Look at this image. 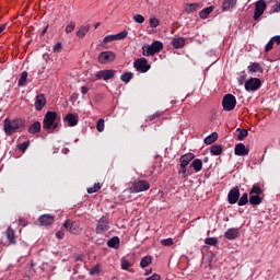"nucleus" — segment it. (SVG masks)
Segmentation results:
<instances>
[{
  "instance_id": "obj_20",
  "label": "nucleus",
  "mask_w": 280,
  "mask_h": 280,
  "mask_svg": "<svg viewBox=\"0 0 280 280\" xmlns=\"http://www.w3.org/2000/svg\"><path fill=\"white\" fill-rule=\"evenodd\" d=\"M240 235V229L231 228L224 233L225 240H236Z\"/></svg>"
},
{
  "instance_id": "obj_47",
  "label": "nucleus",
  "mask_w": 280,
  "mask_h": 280,
  "mask_svg": "<svg viewBox=\"0 0 280 280\" xmlns=\"http://www.w3.org/2000/svg\"><path fill=\"white\" fill-rule=\"evenodd\" d=\"M133 21L136 22V23H145V18H143V15H141V14H136L135 16H133Z\"/></svg>"
},
{
  "instance_id": "obj_44",
  "label": "nucleus",
  "mask_w": 280,
  "mask_h": 280,
  "mask_svg": "<svg viewBox=\"0 0 280 280\" xmlns=\"http://www.w3.org/2000/svg\"><path fill=\"white\" fill-rule=\"evenodd\" d=\"M262 192L264 190H261V187L257 185L253 186L252 190L249 191V194H256V196H260Z\"/></svg>"
},
{
  "instance_id": "obj_31",
  "label": "nucleus",
  "mask_w": 280,
  "mask_h": 280,
  "mask_svg": "<svg viewBox=\"0 0 280 280\" xmlns=\"http://www.w3.org/2000/svg\"><path fill=\"white\" fill-rule=\"evenodd\" d=\"M213 12V7H207L202 11H200L199 16L200 19H207L209 14Z\"/></svg>"
},
{
  "instance_id": "obj_55",
  "label": "nucleus",
  "mask_w": 280,
  "mask_h": 280,
  "mask_svg": "<svg viewBox=\"0 0 280 280\" xmlns=\"http://www.w3.org/2000/svg\"><path fill=\"white\" fill-rule=\"evenodd\" d=\"M275 43H277V45H280V35L273 36L271 38Z\"/></svg>"
},
{
  "instance_id": "obj_23",
  "label": "nucleus",
  "mask_w": 280,
  "mask_h": 280,
  "mask_svg": "<svg viewBox=\"0 0 280 280\" xmlns=\"http://www.w3.org/2000/svg\"><path fill=\"white\" fill-rule=\"evenodd\" d=\"M172 45L175 49H180L185 47V38L183 37L174 38L172 42Z\"/></svg>"
},
{
  "instance_id": "obj_15",
  "label": "nucleus",
  "mask_w": 280,
  "mask_h": 280,
  "mask_svg": "<svg viewBox=\"0 0 280 280\" xmlns=\"http://www.w3.org/2000/svg\"><path fill=\"white\" fill-rule=\"evenodd\" d=\"M47 105V97L45 94H38L35 98V110H43Z\"/></svg>"
},
{
  "instance_id": "obj_19",
  "label": "nucleus",
  "mask_w": 280,
  "mask_h": 280,
  "mask_svg": "<svg viewBox=\"0 0 280 280\" xmlns=\"http://www.w3.org/2000/svg\"><path fill=\"white\" fill-rule=\"evenodd\" d=\"M249 150L246 149V145L244 143H238L235 145L234 153L236 156H246L248 155Z\"/></svg>"
},
{
  "instance_id": "obj_1",
  "label": "nucleus",
  "mask_w": 280,
  "mask_h": 280,
  "mask_svg": "<svg viewBox=\"0 0 280 280\" xmlns=\"http://www.w3.org/2000/svg\"><path fill=\"white\" fill-rule=\"evenodd\" d=\"M21 128H25V120L22 118H7L4 119L3 130L8 137H12V135L19 132Z\"/></svg>"
},
{
  "instance_id": "obj_27",
  "label": "nucleus",
  "mask_w": 280,
  "mask_h": 280,
  "mask_svg": "<svg viewBox=\"0 0 280 280\" xmlns=\"http://www.w3.org/2000/svg\"><path fill=\"white\" fill-rule=\"evenodd\" d=\"M190 167H192L195 172H200L202 170V160H194L190 164Z\"/></svg>"
},
{
  "instance_id": "obj_12",
  "label": "nucleus",
  "mask_w": 280,
  "mask_h": 280,
  "mask_svg": "<svg viewBox=\"0 0 280 280\" xmlns=\"http://www.w3.org/2000/svg\"><path fill=\"white\" fill-rule=\"evenodd\" d=\"M115 73H117V71L115 70H101L98 72H96L95 78L96 80H113V78H115Z\"/></svg>"
},
{
  "instance_id": "obj_34",
  "label": "nucleus",
  "mask_w": 280,
  "mask_h": 280,
  "mask_svg": "<svg viewBox=\"0 0 280 280\" xmlns=\"http://www.w3.org/2000/svg\"><path fill=\"white\" fill-rule=\"evenodd\" d=\"M198 8H200V4H198V3H190V4H186L185 11L188 12V13L196 12V10H198Z\"/></svg>"
},
{
  "instance_id": "obj_3",
  "label": "nucleus",
  "mask_w": 280,
  "mask_h": 280,
  "mask_svg": "<svg viewBox=\"0 0 280 280\" xmlns=\"http://www.w3.org/2000/svg\"><path fill=\"white\" fill-rule=\"evenodd\" d=\"M163 49V44L160 40L153 42L151 45L142 46V56H154L159 54Z\"/></svg>"
},
{
  "instance_id": "obj_59",
  "label": "nucleus",
  "mask_w": 280,
  "mask_h": 280,
  "mask_svg": "<svg viewBox=\"0 0 280 280\" xmlns=\"http://www.w3.org/2000/svg\"><path fill=\"white\" fill-rule=\"evenodd\" d=\"M20 224H21L22 226H27V222H26V221H23V220H20Z\"/></svg>"
},
{
  "instance_id": "obj_61",
  "label": "nucleus",
  "mask_w": 280,
  "mask_h": 280,
  "mask_svg": "<svg viewBox=\"0 0 280 280\" xmlns=\"http://www.w3.org/2000/svg\"><path fill=\"white\" fill-rule=\"evenodd\" d=\"M100 25H101V23L97 22V23L94 25L95 30H97V27H98Z\"/></svg>"
},
{
  "instance_id": "obj_32",
  "label": "nucleus",
  "mask_w": 280,
  "mask_h": 280,
  "mask_svg": "<svg viewBox=\"0 0 280 280\" xmlns=\"http://www.w3.org/2000/svg\"><path fill=\"white\" fill-rule=\"evenodd\" d=\"M150 264H152V256H144L140 261V266L142 268H148V266H150Z\"/></svg>"
},
{
  "instance_id": "obj_53",
  "label": "nucleus",
  "mask_w": 280,
  "mask_h": 280,
  "mask_svg": "<svg viewBox=\"0 0 280 280\" xmlns=\"http://www.w3.org/2000/svg\"><path fill=\"white\" fill-rule=\"evenodd\" d=\"M89 91H90V89H89V86H86V85H83V86L81 88V93H82V95H86V93H89Z\"/></svg>"
},
{
  "instance_id": "obj_62",
  "label": "nucleus",
  "mask_w": 280,
  "mask_h": 280,
  "mask_svg": "<svg viewBox=\"0 0 280 280\" xmlns=\"http://www.w3.org/2000/svg\"><path fill=\"white\" fill-rule=\"evenodd\" d=\"M240 84H243V82H242V81H240Z\"/></svg>"
},
{
  "instance_id": "obj_37",
  "label": "nucleus",
  "mask_w": 280,
  "mask_h": 280,
  "mask_svg": "<svg viewBox=\"0 0 280 280\" xmlns=\"http://www.w3.org/2000/svg\"><path fill=\"white\" fill-rule=\"evenodd\" d=\"M248 202V194H243L242 197L238 199V207H244Z\"/></svg>"
},
{
  "instance_id": "obj_41",
  "label": "nucleus",
  "mask_w": 280,
  "mask_h": 280,
  "mask_svg": "<svg viewBox=\"0 0 280 280\" xmlns=\"http://www.w3.org/2000/svg\"><path fill=\"white\" fill-rule=\"evenodd\" d=\"M205 244H207L208 246H215V244H218V238L208 237L205 240Z\"/></svg>"
},
{
  "instance_id": "obj_16",
  "label": "nucleus",
  "mask_w": 280,
  "mask_h": 280,
  "mask_svg": "<svg viewBox=\"0 0 280 280\" xmlns=\"http://www.w3.org/2000/svg\"><path fill=\"white\" fill-rule=\"evenodd\" d=\"M78 115H74V114H67L65 117H63V122L67 124V126H69L70 128H73V126H78Z\"/></svg>"
},
{
  "instance_id": "obj_52",
  "label": "nucleus",
  "mask_w": 280,
  "mask_h": 280,
  "mask_svg": "<svg viewBox=\"0 0 280 280\" xmlns=\"http://www.w3.org/2000/svg\"><path fill=\"white\" fill-rule=\"evenodd\" d=\"M277 12H280V0L279 3H277L276 5H273L270 10V14H275Z\"/></svg>"
},
{
  "instance_id": "obj_4",
  "label": "nucleus",
  "mask_w": 280,
  "mask_h": 280,
  "mask_svg": "<svg viewBox=\"0 0 280 280\" xmlns=\"http://www.w3.org/2000/svg\"><path fill=\"white\" fill-rule=\"evenodd\" d=\"M148 189H150V183L145 179L136 180L129 187L130 194H141V191H148Z\"/></svg>"
},
{
  "instance_id": "obj_5",
  "label": "nucleus",
  "mask_w": 280,
  "mask_h": 280,
  "mask_svg": "<svg viewBox=\"0 0 280 280\" xmlns=\"http://www.w3.org/2000/svg\"><path fill=\"white\" fill-rule=\"evenodd\" d=\"M63 228L72 235H80V233H82V225L80 224V221L67 220L63 223Z\"/></svg>"
},
{
  "instance_id": "obj_29",
  "label": "nucleus",
  "mask_w": 280,
  "mask_h": 280,
  "mask_svg": "<svg viewBox=\"0 0 280 280\" xmlns=\"http://www.w3.org/2000/svg\"><path fill=\"white\" fill-rule=\"evenodd\" d=\"M211 155L212 156H220L222 154V145L214 144L210 149Z\"/></svg>"
},
{
  "instance_id": "obj_21",
  "label": "nucleus",
  "mask_w": 280,
  "mask_h": 280,
  "mask_svg": "<svg viewBox=\"0 0 280 280\" xmlns=\"http://www.w3.org/2000/svg\"><path fill=\"white\" fill-rule=\"evenodd\" d=\"M237 5V0H225L222 3V10L223 12H229V10H232V8H235Z\"/></svg>"
},
{
  "instance_id": "obj_50",
  "label": "nucleus",
  "mask_w": 280,
  "mask_h": 280,
  "mask_svg": "<svg viewBox=\"0 0 280 280\" xmlns=\"http://www.w3.org/2000/svg\"><path fill=\"white\" fill-rule=\"evenodd\" d=\"M52 49L55 54H60V51H62V43L58 42L57 44H55Z\"/></svg>"
},
{
  "instance_id": "obj_60",
  "label": "nucleus",
  "mask_w": 280,
  "mask_h": 280,
  "mask_svg": "<svg viewBox=\"0 0 280 280\" xmlns=\"http://www.w3.org/2000/svg\"><path fill=\"white\" fill-rule=\"evenodd\" d=\"M47 30H48V26H46V27L43 30L42 34H43V35L47 34Z\"/></svg>"
},
{
  "instance_id": "obj_9",
  "label": "nucleus",
  "mask_w": 280,
  "mask_h": 280,
  "mask_svg": "<svg viewBox=\"0 0 280 280\" xmlns=\"http://www.w3.org/2000/svg\"><path fill=\"white\" fill-rule=\"evenodd\" d=\"M261 89V80L258 78H250L245 82V91H259Z\"/></svg>"
},
{
  "instance_id": "obj_24",
  "label": "nucleus",
  "mask_w": 280,
  "mask_h": 280,
  "mask_svg": "<svg viewBox=\"0 0 280 280\" xmlns=\"http://www.w3.org/2000/svg\"><path fill=\"white\" fill-rule=\"evenodd\" d=\"M248 71H249V73H261V71H262L261 65H259L257 62H253L248 66Z\"/></svg>"
},
{
  "instance_id": "obj_25",
  "label": "nucleus",
  "mask_w": 280,
  "mask_h": 280,
  "mask_svg": "<svg viewBox=\"0 0 280 280\" xmlns=\"http://www.w3.org/2000/svg\"><path fill=\"white\" fill-rule=\"evenodd\" d=\"M89 30H91V25L81 26L80 30L77 32V37L84 38V36L89 34Z\"/></svg>"
},
{
  "instance_id": "obj_10",
  "label": "nucleus",
  "mask_w": 280,
  "mask_h": 280,
  "mask_svg": "<svg viewBox=\"0 0 280 280\" xmlns=\"http://www.w3.org/2000/svg\"><path fill=\"white\" fill-rule=\"evenodd\" d=\"M108 224H109L108 218L102 217L97 222L96 233L98 235L106 233V231H108V229H110V226Z\"/></svg>"
},
{
  "instance_id": "obj_58",
  "label": "nucleus",
  "mask_w": 280,
  "mask_h": 280,
  "mask_svg": "<svg viewBox=\"0 0 280 280\" xmlns=\"http://www.w3.org/2000/svg\"><path fill=\"white\" fill-rule=\"evenodd\" d=\"M149 275H152V269H147L144 272V276L148 277Z\"/></svg>"
},
{
  "instance_id": "obj_30",
  "label": "nucleus",
  "mask_w": 280,
  "mask_h": 280,
  "mask_svg": "<svg viewBox=\"0 0 280 280\" xmlns=\"http://www.w3.org/2000/svg\"><path fill=\"white\" fill-rule=\"evenodd\" d=\"M109 248H119V237L114 236L107 242Z\"/></svg>"
},
{
  "instance_id": "obj_28",
  "label": "nucleus",
  "mask_w": 280,
  "mask_h": 280,
  "mask_svg": "<svg viewBox=\"0 0 280 280\" xmlns=\"http://www.w3.org/2000/svg\"><path fill=\"white\" fill-rule=\"evenodd\" d=\"M218 141V132H212L205 139L206 145H211V143H215Z\"/></svg>"
},
{
  "instance_id": "obj_2",
  "label": "nucleus",
  "mask_w": 280,
  "mask_h": 280,
  "mask_svg": "<svg viewBox=\"0 0 280 280\" xmlns=\"http://www.w3.org/2000/svg\"><path fill=\"white\" fill-rule=\"evenodd\" d=\"M44 130H58L60 128V117L56 112H47L43 120Z\"/></svg>"
},
{
  "instance_id": "obj_51",
  "label": "nucleus",
  "mask_w": 280,
  "mask_h": 280,
  "mask_svg": "<svg viewBox=\"0 0 280 280\" xmlns=\"http://www.w3.org/2000/svg\"><path fill=\"white\" fill-rule=\"evenodd\" d=\"M273 45H275V40L271 38V39L268 42V44L266 45L265 51H267V52H268V51H271Z\"/></svg>"
},
{
  "instance_id": "obj_39",
  "label": "nucleus",
  "mask_w": 280,
  "mask_h": 280,
  "mask_svg": "<svg viewBox=\"0 0 280 280\" xmlns=\"http://www.w3.org/2000/svg\"><path fill=\"white\" fill-rule=\"evenodd\" d=\"M75 30V22L71 21L66 25V34H71Z\"/></svg>"
},
{
  "instance_id": "obj_17",
  "label": "nucleus",
  "mask_w": 280,
  "mask_h": 280,
  "mask_svg": "<svg viewBox=\"0 0 280 280\" xmlns=\"http://www.w3.org/2000/svg\"><path fill=\"white\" fill-rule=\"evenodd\" d=\"M38 222L42 226H49L50 224H54V215L43 214L38 218Z\"/></svg>"
},
{
  "instance_id": "obj_46",
  "label": "nucleus",
  "mask_w": 280,
  "mask_h": 280,
  "mask_svg": "<svg viewBox=\"0 0 280 280\" xmlns=\"http://www.w3.org/2000/svg\"><path fill=\"white\" fill-rule=\"evenodd\" d=\"M100 272H102V268L100 267V265L94 266L91 270H90V275L94 276V275H100Z\"/></svg>"
},
{
  "instance_id": "obj_40",
  "label": "nucleus",
  "mask_w": 280,
  "mask_h": 280,
  "mask_svg": "<svg viewBox=\"0 0 280 280\" xmlns=\"http://www.w3.org/2000/svg\"><path fill=\"white\" fill-rule=\"evenodd\" d=\"M248 137V130L242 129L237 136L238 141H244Z\"/></svg>"
},
{
  "instance_id": "obj_33",
  "label": "nucleus",
  "mask_w": 280,
  "mask_h": 280,
  "mask_svg": "<svg viewBox=\"0 0 280 280\" xmlns=\"http://www.w3.org/2000/svg\"><path fill=\"white\" fill-rule=\"evenodd\" d=\"M133 77L135 74H132V72H125L121 74L120 80L121 82H126V84H128V82H130Z\"/></svg>"
},
{
  "instance_id": "obj_6",
  "label": "nucleus",
  "mask_w": 280,
  "mask_h": 280,
  "mask_svg": "<svg viewBox=\"0 0 280 280\" xmlns=\"http://www.w3.org/2000/svg\"><path fill=\"white\" fill-rule=\"evenodd\" d=\"M237 105V100L233 94H226L223 97L222 106L223 110H226L228 113L235 109V106Z\"/></svg>"
},
{
  "instance_id": "obj_48",
  "label": "nucleus",
  "mask_w": 280,
  "mask_h": 280,
  "mask_svg": "<svg viewBox=\"0 0 280 280\" xmlns=\"http://www.w3.org/2000/svg\"><path fill=\"white\" fill-rule=\"evenodd\" d=\"M27 148H30V142H23L18 145V150H20V152H25V150H27Z\"/></svg>"
},
{
  "instance_id": "obj_57",
  "label": "nucleus",
  "mask_w": 280,
  "mask_h": 280,
  "mask_svg": "<svg viewBox=\"0 0 280 280\" xmlns=\"http://www.w3.org/2000/svg\"><path fill=\"white\" fill-rule=\"evenodd\" d=\"M4 30H5V24H1L0 25V34H2L4 32Z\"/></svg>"
},
{
  "instance_id": "obj_43",
  "label": "nucleus",
  "mask_w": 280,
  "mask_h": 280,
  "mask_svg": "<svg viewBox=\"0 0 280 280\" xmlns=\"http://www.w3.org/2000/svg\"><path fill=\"white\" fill-rule=\"evenodd\" d=\"M120 266H121L122 270H128V268H130V266H132V265L130 264V261H128V259L122 258Z\"/></svg>"
},
{
  "instance_id": "obj_38",
  "label": "nucleus",
  "mask_w": 280,
  "mask_h": 280,
  "mask_svg": "<svg viewBox=\"0 0 280 280\" xmlns=\"http://www.w3.org/2000/svg\"><path fill=\"white\" fill-rule=\"evenodd\" d=\"M102 189L100 183L94 184V187L88 188V194H95Z\"/></svg>"
},
{
  "instance_id": "obj_36",
  "label": "nucleus",
  "mask_w": 280,
  "mask_h": 280,
  "mask_svg": "<svg viewBox=\"0 0 280 280\" xmlns=\"http://www.w3.org/2000/svg\"><path fill=\"white\" fill-rule=\"evenodd\" d=\"M250 205H261V197L254 195L249 197Z\"/></svg>"
},
{
  "instance_id": "obj_35",
  "label": "nucleus",
  "mask_w": 280,
  "mask_h": 280,
  "mask_svg": "<svg viewBox=\"0 0 280 280\" xmlns=\"http://www.w3.org/2000/svg\"><path fill=\"white\" fill-rule=\"evenodd\" d=\"M26 82H27V71H23L19 79V86H25Z\"/></svg>"
},
{
  "instance_id": "obj_56",
  "label": "nucleus",
  "mask_w": 280,
  "mask_h": 280,
  "mask_svg": "<svg viewBox=\"0 0 280 280\" xmlns=\"http://www.w3.org/2000/svg\"><path fill=\"white\" fill-rule=\"evenodd\" d=\"M179 174H187V166H180Z\"/></svg>"
},
{
  "instance_id": "obj_8",
  "label": "nucleus",
  "mask_w": 280,
  "mask_h": 280,
  "mask_svg": "<svg viewBox=\"0 0 280 280\" xmlns=\"http://www.w3.org/2000/svg\"><path fill=\"white\" fill-rule=\"evenodd\" d=\"M133 67L139 73H148L150 71L151 66L148 63V59L139 58L133 62Z\"/></svg>"
},
{
  "instance_id": "obj_14",
  "label": "nucleus",
  "mask_w": 280,
  "mask_h": 280,
  "mask_svg": "<svg viewBox=\"0 0 280 280\" xmlns=\"http://www.w3.org/2000/svg\"><path fill=\"white\" fill-rule=\"evenodd\" d=\"M237 200H240V187H234L228 194V201L230 205H235Z\"/></svg>"
},
{
  "instance_id": "obj_13",
  "label": "nucleus",
  "mask_w": 280,
  "mask_h": 280,
  "mask_svg": "<svg viewBox=\"0 0 280 280\" xmlns=\"http://www.w3.org/2000/svg\"><path fill=\"white\" fill-rule=\"evenodd\" d=\"M128 36V31H122L115 35H107L104 37L103 43H113L114 40H124Z\"/></svg>"
},
{
  "instance_id": "obj_18",
  "label": "nucleus",
  "mask_w": 280,
  "mask_h": 280,
  "mask_svg": "<svg viewBox=\"0 0 280 280\" xmlns=\"http://www.w3.org/2000/svg\"><path fill=\"white\" fill-rule=\"evenodd\" d=\"M196 155L194 153H187L180 156L179 162H180V167H187L191 161H194Z\"/></svg>"
},
{
  "instance_id": "obj_54",
  "label": "nucleus",
  "mask_w": 280,
  "mask_h": 280,
  "mask_svg": "<svg viewBox=\"0 0 280 280\" xmlns=\"http://www.w3.org/2000/svg\"><path fill=\"white\" fill-rule=\"evenodd\" d=\"M56 237H57L58 240H62V238L65 237V232L58 231V232L56 233Z\"/></svg>"
},
{
  "instance_id": "obj_7",
  "label": "nucleus",
  "mask_w": 280,
  "mask_h": 280,
  "mask_svg": "<svg viewBox=\"0 0 280 280\" xmlns=\"http://www.w3.org/2000/svg\"><path fill=\"white\" fill-rule=\"evenodd\" d=\"M115 58H117V55H115V52L106 50L100 52L97 60L100 65H109V62H115Z\"/></svg>"
},
{
  "instance_id": "obj_42",
  "label": "nucleus",
  "mask_w": 280,
  "mask_h": 280,
  "mask_svg": "<svg viewBox=\"0 0 280 280\" xmlns=\"http://www.w3.org/2000/svg\"><path fill=\"white\" fill-rule=\"evenodd\" d=\"M149 25H150V27H152V28L159 27V25H160L159 19H156V18H151V19L149 20Z\"/></svg>"
},
{
  "instance_id": "obj_45",
  "label": "nucleus",
  "mask_w": 280,
  "mask_h": 280,
  "mask_svg": "<svg viewBox=\"0 0 280 280\" xmlns=\"http://www.w3.org/2000/svg\"><path fill=\"white\" fill-rule=\"evenodd\" d=\"M162 246H174V240L173 238H164L161 241Z\"/></svg>"
},
{
  "instance_id": "obj_11",
  "label": "nucleus",
  "mask_w": 280,
  "mask_h": 280,
  "mask_svg": "<svg viewBox=\"0 0 280 280\" xmlns=\"http://www.w3.org/2000/svg\"><path fill=\"white\" fill-rule=\"evenodd\" d=\"M266 12V1L258 0L255 3L254 21H258L259 18Z\"/></svg>"
},
{
  "instance_id": "obj_49",
  "label": "nucleus",
  "mask_w": 280,
  "mask_h": 280,
  "mask_svg": "<svg viewBox=\"0 0 280 280\" xmlns=\"http://www.w3.org/2000/svg\"><path fill=\"white\" fill-rule=\"evenodd\" d=\"M96 130H98L100 132H104V119H98Z\"/></svg>"
},
{
  "instance_id": "obj_22",
  "label": "nucleus",
  "mask_w": 280,
  "mask_h": 280,
  "mask_svg": "<svg viewBox=\"0 0 280 280\" xmlns=\"http://www.w3.org/2000/svg\"><path fill=\"white\" fill-rule=\"evenodd\" d=\"M5 235L10 244H16V235L12 228H8Z\"/></svg>"
},
{
  "instance_id": "obj_26",
  "label": "nucleus",
  "mask_w": 280,
  "mask_h": 280,
  "mask_svg": "<svg viewBox=\"0 0 280 280\" xmlns=\"http://www.w3.org/2000/svg\"><path fill=\"white\" fill-rule=\"evenodd\" d=\"M30 135H37V132H40V122L35 121L33 125L28 128Z\"/></svg>"
}]
</instances>
